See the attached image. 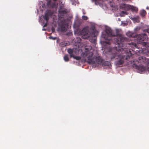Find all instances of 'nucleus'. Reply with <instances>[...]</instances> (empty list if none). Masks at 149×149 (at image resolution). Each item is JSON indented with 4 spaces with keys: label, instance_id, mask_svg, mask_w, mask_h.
Instances as JSON below:
<instances>
[{
    "label": "nucleus",
    "instance_id": "29",
    "mask_svg": "<svg viewBox=\"0 0 149 149\" xmlns=\"http://www.w3.org/2000/svg\"><path fill=\"white\" fill-rule=\"evenodd\" d=\"M86 61V59H85V61Z\"/></svg>",
    "mask_w": 149,
    "mask_h": 149
},
{
    "label": "nucleus",
    "instance_id": "18",
    "mask_svg": "<svg viewBox=\"0 0 149 149\" xmlns=\"http://www.w3.org/2000/svg\"><path fill=\"white\" fill-rule=\"evenodd\" d=\"M72 57L74 59H76L77 60H79L81 59V57L79 56H75L74 55H73V57Z\"/></svg>",
    "mask_w": 149,
    "mask_h": 149
},
{
    "label": "nucleus",
    "instance_id": "10",
    "mask_svg": "<svg viewBox=\"0 0 149 149\" xmlns=\"http://www.w3.org/2000/svg\"><path fill=\"white\" fill-rule=\"evenodd\" d=\"M91 32L92 34H93L94 36L97 35L98 34V32L96 30L95 27L94 26H92L90 28Z\"/></svg>",
    "mask_w": 149,
    "mask_h": 149
},
{
    "label": "nucleus",
    "instance_id": "11",
    "mask_svg": "<svg viewBox=\"0 0 149 149\" xmlns=\"http://www.w3.org/2000/svg\"><path fill=\"white\" fill-rule=\"evenodd\" d=\"M146 60V58L144 56H140L138 58V60H137V62L138 63H141L142 62H144Z\"/></svg>",
    "mask_w": 149,
    "mask_h": 149
},
{
    "label": "nucleus",
    "instance_id": "4",
    "mask_svg": "<svg viewBox=\"0 0 149 149\" xmlns=\"http://www.w3.org/2000/svg\"><path fill=\"white\" fill-rule=\"evenodd\" d=\"M120 7L123 8V10H131L133 12L137 13L138 12V9L137 8L131 6L130 5L125 4H122Z\"/></svg>",
    "mask_w": 149,
    "mask_h": 149
},
{
    "label": "nucleus",
    "instance_id": "5",
    "mask_svg": "<svg viewBox=\"0 0 149 149\" xmlns=\"http://www.w3.org/2000/svg\"><path fill=\"white\" fill-rule=\"evenodd\" d=\"M53 14V12L50 10H48L46 11L45 13V15L42 16V17L45 20L46 23L44 25V27H46L47 26V22H48L49 17L51 16Z\"/></svg>",
    "mask_w": 149,
    "mask_h": 149
},
{
    "label": "nucleus",
    "instance_id": "6",
    "mask_svg": "<svg viewBox=\"0 0 149 149\" xmlns=\"http://www.w3.org/2000/svg\"><path fill=\"white\" fill-rule=\"evenodd\" d=\"M59 26L61 28L62 31H66L68 26V24L67 23L66 20L64 19L61 20L59 23Z\"/></svg>",
    "mask_w": 149,
    "mask_h": 149
},
{
    "label": "nucleus",
    "instance_id": "2",
    "mask_svg": "<svg viewBox=\"0 0 149 149\" xmlns=\"http://www.w3.org/2000/svg\"><path fill=\"white\" fill-rule=\"evenodd\" d=\"M93 53L88 49L85 48L84 52H83L81 54V56L84 58H87V62L90 64H104L105 65H108V63L106 62L104 63V60L100 56H93Z\"/></svg>",
    "mask_w": 149,
    "mask_h": 149
},
{
    "label": "nucleus",
    "instance_id": "32",
    "mask_svg": "<svg viewBox=\"0 0 149 149\" xmlns=\"http://www.w3.org/2000/svg\"><path fill=\"white\" fill-rule=\"evenodd\" d=\"M127 62H128V63H129V62L128 61H127Z\"/></svg>",
    "mask_w": 149,
    "mask_h": 149
},
{
    "label": "nucleus",
    "instance_id": "24",
    "mask_svg": "<svg viewBox=\"0 0 149 149\" xmlns=\"http://www.w3.org/2000/svg\"><path fill=\"white\" fill-rule=\"evenodd\" d=\"M146 31L148 33H149V29H146Z\"/></svg>",
    "mask_w": 149,
    "mask_h": 149
},
{
    "label": "nucleus",
    "instance_id": "25",
    "mask_svg": "<svg viewBox=\"0 0 149 149\" xmlns=\"http://www.w3.org/2000/svg\"><path fill=\"white\" fill-rule=\"evenodd\" d=\"M147 70L149 72V64L148 65V67L147 68Z\"/></svg>",
    "mask_w": 149,
    "mask_h": 149
},
{
    "label": "nucleus",
    "instance_id": "20",
    "mask_svg": "<svg viewBox=\"0 0 149 149\" xmlns=\"http://www.w3.org/2000/svg\"><path fill=\"white\" fill-rule=\"evenodd\" d=\"M82 19L84 20H87L88 19L87 17L85 16H82Z\"/></svg>",
    "mask_w": 149,
    "mask_h": 149
},
{
    "label": "nucleus",
    "instance_id": "1",
    "mask_svg": "<svg viewBox=\"0 0 149 149\" xmlns=\"http://www.w3.org/2000/svg\"><path fill=\"white\" fill-rule=\"evenodd\" d=\"M106 36L104 38L106 40L104 42L111 45L115 44V46L110 49L109 51V57L111 60L115 59V65L117 66L122 65L126 61L132 58L131 51L127 47L129 45L127 43V39L120 33L119 29L112 30L109 28H106Z\"/></svg>",
    "mask_w": 149,
    "mask_h": 149
},
{
    "label": "nucleus",
    "instance_id": "12",
    "mask_svg": "<svg viewBox=\"0 0 149 149\" xmlns=\"http://www.w3.org/2000/svg\"><path fill=\"white\" fill-rule=\"evenodd\" d=\"M67 12L65 10L59 11V14L61 18H63L65 15L67 13Z\"/></svg>",
    "mask_w": 149,
    "mask_h": 149
},
{
    "label": "nucleus",
    "instance_id": "13",
    "mask_svg": "<svg viewBox=\"0 0 149 149\" xmlns=\"http://www.w3.org/2000/svg\"><path fill=\"white\" fill-rule=\"evenodd\" d=\"M139 16H137L135 17H131L130 19L133 21L135 22H139Z\"/></svg>",
    "mask_w": 149,
    "mask_h": 149
},
{
    "label": "nucleus",
    "instance_id": "31",
    "mask_svg": "<svg viewBox=\"0 0 149 149\" xmlns=\"http://www.w3.org/2000/svg\"><path fill=\"white\" fill-rule=\"evenodd\" d=\"M111 6L113 7V6Z\"/></svg>",
    "mask_w": 149,
    "mask_h": 149
},
{
    "label": "nucleus",
    "instance_id": "21",
    "mask_svg": "<svg viewBox=\"0 0 149 149\" xmlns=\"http://www.w3.org/2000/svg\"><path fill=\"white\" fill-rule=\"evenodd\" d=\"M77 39L78 41L77 42L79 43H80L81 42V39L80 38H77Z\"/></svg>",
    "mask_w": 149,
    "mask_h": 149
},
{
    "label": "nucleus",
    "instance_id": "3",
    "mask_svg": "<svg viewBox=\"0 0 149 149\" xmlns=\"http://www.w3.org/2000/svg\"><path fill=\"white\" fill-rule=\"evenodd\" d=\"M126 35L130 37L136 38L139 43L146 41L148 38V36L146 34L136 35L135 33L129 31L127 33Z\"/></svg>",
    "mask_w": 149,
    "mask_h": 149
},
{
    "label": "nucleus",
    "instance_id": "22",
    "mask_svg": "<svg viewBox=\"0 0 149 149\" xmlns=\"http://www.w3.org/2000/svg\"><path fill=\"white\" fill-rule=\"evenodd\" d=\"M90 40L91 42H93V43H94L96 41V40L95 39L94 40H92V39H90Z\"/></svg>",
    "mask_w": 149,
    "mask_h": 149
},
{
    "label": "nucleus",
    "instance_id": "27",
    "mask_svg": "<svg viewBox=\"0 0 149 149\" xmlns=\"http://www.w3.org/2000/svg\"><path fill=\"white\" fill-rule=\"evenodd\" d=\"M143 44H145V45L146 44V42H143Z\"/></svg>",
    "mask_w": 149,
    "mask_h": 149
},
{
    "label": "nucleus",
    "instance_id": "19",
    "mask_svg": "<svg viewBox=\"0 0 149 149\" xmlns=\"http://www.w3.org/2000/svg\"><path fill=\"white\" fill-rule=\"evenodd\" d=\"M126 12L124 11H122L121 12V13H120V16L121 17H123L124 16V15H123L124 14H126Z\"/></svg>",
    "mask_w": 149,
    "mask_h": 149
},
{
    "label": "nucleus",
    "instance_id": "8",
    "mask_svg": "<svg viewBox=\"0 0 149 149\" xmlns=\"http://www.w3.org/2000/svg\"><path fill=\"white\" fill-rule=\"evenodd\" d=\"M88 31L86 29H83L81 32V34L83 35L82 38L84 39L87 38L86 37H84L86 36H88Z\"/></svg>",
    "mask_w": 149,
    "mask_h": 149
},
{
    "label": "nucleus",
    "instance_id": "7",
    "mask_svg": "<svg viewBox=\"0 0 149 149\" xmlns=\"http://www.w3.org/2000/svg\"><path fill=\"white\" fill-rule=\"evenodd\" d=\"M132 66L134 68H135L136 69L138 70L140 72H142L145 71L146 70V68L143 66H139L135 64H133Z\"/></svg>",
    "mask_w": 149,
    "mask_h": 149
},
{
    "label": "nucleus",
    "instance_id": "28",
    "mask_svg": "<svg viewBox=\"0 0 149 149\" xmlns=\"http://www.w3.org/2000/svg\"><path fill=\"white\" fill-rule=\"evenodd\" d=\"M54 1H56L57 0H53Z\"/></svg>",
    "mask_w": 149,
    "mask_h": 149
},
{
    "label": "nucleus",
    "instance_id": "26",
    "mask_svg": "<svg viewBox=\"0 0 149 149\" xmlns=\"http://www.w3.org/2000/svg\"><path fill=\"white\" fill-rule=\"evenodd\" d=\"M146 9L148 10L149 9V7H147V8H146Z\"/></svg>",
    "mask_w": 149,
    "mask_h": 149
},
{
    "label": "nucleus",
    "instance_id": "16",
    "mask_svg": "<svg viewBox=\"0 0 149 149\" xmlns=\"http://www.w3.org/2000/svg\"><path fill=\"white\" fill-rule=\"evenodd\" d=\"M146 14V12L144 10H142L140 12V15L142 17L145 16Z\"/></svg>",
    "mask_w": 149,
    "mask_h": 149
},
{
    "label": "nucleus",
    "instance_id": "30",
    "mask_svg": "<svg viewBox=\"0 0 149 149\" xmlns=\"http://www.w3.org/2000/svg\"><path fill=\"white\" fill-rule=\"evenodd\" d=\"M133 62H135V61H133Z\"/></svg>",
    "mask_w": 149,
    "mask_h": 149
},
{
    "label": "nucleus",
    "instance_id": "23",
    "mask_svg": "<svg viewBox=\"0 0 149 149\" xmlns=\"http://www.w3.org/2000/svg\"><path fill=\"white\" fill-rule=\"evenodd\" d=\"M50 38L53 39V40H55L56 38V37H53L52 36H50Z\"/></svg>",
    "mask_w": 149,
    "mask_h": 149
},
{
    "label": "nucleus",
    "instance_id": "17",
    "mask_svg": "<svg viewBox=\"0 0 149 149\" xmlns=\"http://www.w3.org/2000/svg\"><path fill=\"white\" fill-rule=\"evenodd\" d=\"M64 59L65 62H68L69 60L68 56L67 55L65 56L64 57Z\"/></svg>",
    "mask_w": 149,
    "mask_h": 149
},
{
    "label": "nucleus",
    "instance_id": "14",
    "mask_svg": "<svg viewBox=\"0 0 149 149\" xmlns=\"http://www.w3.org/2000/svg\"><path fill=\"white\" fill-rule=\"evenodd\" d=\"M68 53L70 54L71 57H73V50L71 49H69L68 50Z\"/></svg>",
    "mask_w": 149,
    "mask_h": 149
},
{
    "label": "nucleus",
    "instance_id": "15",
    "mask_svg": "<svg viewBox=\"0 0 149 149\" xmlns=\"http://www.w3.org/2000/svg\"><path fill=\"white\" fill-rule=\"evenodd\" d=\"M68 44L65 42H61L60 44V46L62 47H64L67 46Z\"/></svg>",
    "mask_w": 149,
    "mask_h": 149
},
{
    "label": "nucleus",
    "instance_id": "9",
    "mask_svg": "<svg viewBox=\"0 0 149 149\" xmlns=\"http://www.w3.org/2000/svg\"><path fill=\"white\" fill-rule=\"evenodd\" d=\"M47 6L49 8H54L56 7V4L55 2H52L49 1L47 2Z\"/></svg>",
    "mask_w": 149,
    "mask_h": 149
}]
</instances>
